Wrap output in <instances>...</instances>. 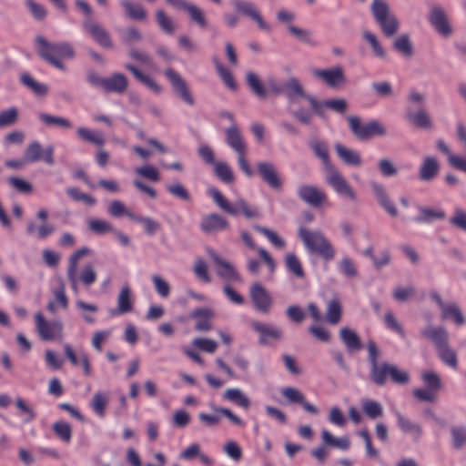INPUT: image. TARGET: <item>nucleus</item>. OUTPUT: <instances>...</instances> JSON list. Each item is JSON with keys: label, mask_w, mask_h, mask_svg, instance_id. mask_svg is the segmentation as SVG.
<instances>
[{"label": "nucleus", "mask_w": 466, "mask_h": 466, "mask_svg": "<svg viewBox=\"0 0 466 466\" xmlns=\"http://www.w3.org/2000/svg\"><path fill=\"white\" fill-rule=\"evenodd\" d=\"M370 11L386 37H392L398 33L400 23L385 0H373Z\"/></svg>", "instance_id": "7ed1b4c3"}, {"label": "nucleus", "mask_w": 466, "mask_h": 466, "mask_svg": "<svg viewBox=\"0 0 466 466\" xmlns=\"http://www.w3.org/2000/svg\"><path fill=\"white\" fill-rule=\"evenodd\" d=\"M165 76L170 81L174 93L183 102L189 106H193L195 104V98L193 97L186 80L171 67L165 70Z\"/></svg>", "instance_id": "1a4fd4ad"}, {"label": "nucleus", "mask_w": 466, "mask_h": 466, "mask_svg": "<svg viewBox=\"0 0 466 466\" xmlns=\"http://www.w3.org/2000/svg\"><path fill=\"white\" fill-rule=\"evenodd\" d=\"M313 76L321 79L328 86L339 88L347 83V77L341 66L327 69H316Z\"/></svg>", "instance_id": "9b49d317"}, {"label": "nucleus", "mask_w": 466, "mask_h": 466, "mask_svg": "<svg viewBox=\"0 0 466 466\" xmlns=\"http://www.w3.org/2000/svg\"><path fill=\"white\" fill-rule=\"evenodd\" d=\"M338 157L347 166L360 167L361 165L360 154L353 149L348 148L340 143L334 147Z\"/></svg>", "instance_id": "393cba45"}, {"label": "nucleus", "mask_w": 466, "mask_h": 466, "mask_svg": "<svg viewBox=\"0 0 466 466\" xmlns=\"http://www.w3.org/2000/svg\"><path fill=\"white\" fill-rule=\"evenodd\" d=\"M362 410L370 419H377L383 415V408L381 404L372 400H364L362 401Z\"/></svg>", "instance_id": "de8ad7c7"}, {"label": "nucleus", "mask_w": 466, "mask_h": 466, "mask_svg": "<svg viewBox=\"0 0 466 466\" xmlns=\"http://www.w3.org/2000/svg\"><path fill=\"white\" fill-rule=\"evenodd\" d=\"M208 192L209 195L212 197L214 202L223 211L232 216H237L239 213V211H241L247 218H254L259 216L258 211L255 208H251L247 203V201L243 198H238L236 201L235 206H233L226 199V198L218 189L215 187L209 188Z\"/></svg>", "instance_id": "423d86ee"}, {"label": "nucleus", "mask_w": 466, "mask_h": 466, "mask_svg": "<svg viewBox=\"0 0 466 466\" xmlns=\"http://www.w3.org/2000/svg\"><path fill=\"white\" fill-rule=\"evenodd\" d=\"M399 428L406 434L412 435L415 439H419L422 434L420 424L407 419L400 412H396Z\"/></svg>", "instance_id": "473e14b6"}, {"label": "nucleus", "mask_w": 466, "mask_h": 466, "mask_svg": "<svg viewBox=\"0 0 466 466\" xmlns=\"http://www.w3.org/2000/svg\"><path fill=\"white\" fill-rule=\"evenodd\" d=\"M90 253V249L87 247H83L76 251H75L69 258V265L67 268V279L71 284H76V267L78 260Z\"/></svg>", "instance_id": "c9c22d12"}, {"label": "nucleus", "mask_w": 466, "mask_h": 466, "mask_svg": "<svg viewBox=\"0 0 466 466\" xmlns=\"http://www.w3.org/2000/svg\"><path fill=\"white\" fill-rule=\"evenodd\" d=\"M216 69L223 83L231 90L237 89V84L229 69L226 68L218 59H214Z\"/></svg>", "instance_id": "5fc2aeb1"}, {"label": "nucleus", "mask_w": 466, "mask_h": 466, "mask_svg": "<svg viewBox=\"0 0 466 466\" xmlns=\"http://www.w3.org/2000/svg\"><path fill=\"white\" fill-rule=\"evenodd\" d=\"M128 86V81L122 73H114L110 76L106 77L103 90L106 93H124Z\"/></svg>", "instance_id": "b1692460"}, {"label": "nucleus", "mask_w": 466, "mask_h": 466, "mask_svg": "<svg viewBox=\"0 0 466 466\" xmlns=\"http://www.w3.org/2000/svg\"><path fill=\"white\" fill-rule=\"evenodd\" d=\"M339 337L348 350H360L362 348L360 337L350 328H342L339 331Z\"/></svg>", "instance_id": "7c9ffc66"}, {"label": "nucleus", "mask_w": 466, "mask_h": 466, "mask_svg": "<svg viewBox=\"0 0 466 466\" xmlns=\"http://www.w3.org/2000/svg\"><path fill=\"white\" fill-rule=\"evenodd\" d=\"M321 439L324 445H327L328 447L347 451L350 446V441L349 437H334L328 430L325 429L321 431Z\"/></svg>", "instance_id": "72a5a7b5"}, {"label": "nucleus", "mask_w": 466, "mask_h": 466, "mask_svg": "<svg viewBox=\"0 0 466 466\" xmlns=\"http://www.w3.org/2000/svg\"><path fill=\"white\" fill-rule=\"evenodd\" d=\"M84 30L100 46L106 49L113 48V41L106 29L92 18H86L83 21Z\"/></svg>", "instance_id": "9d476101"}, {"label": "nucleus", "mask_w": 466, "mask_h": 466, "mask_svg": "<svg viewBox=\"0 0 466 466\" xmlns=\"http://www.w3.org/2000/svg\"><path fill=\"white\" fill-rule=\"evenodd\" d=\"M430 297L439 306L442 319H451L458 326L465 324V317L457 303H445L440 294L435 291L431 292Z\"/></svg>", "instance_id": "6e6552de"}, {"label": "nucleus", "mask_w": 466, "mask_h": 466, "mask_svg": "<svg viewBox=\"0 0 466 466\" xmlns=\"http://www.w3.org/2000/svg\"><path fill=\"white\" fill-rule=\"evenodd\" d=\"M362 36H363L364 40L367 41L370 45L376 56H378L380 58L386 57V52L383 49V47L381 46L380 41L378 40L377 36L374 34H372L369 31H365V32H363Z\"/></svg>", "instance_id": "680f3d73"}, {"label": "nucleus", "mask_w": 466, "mask_h": 466, "mask_svg": "<svg viewBox=\"0 0 466 466\" xmlns=\"http://www.w3.org/2000/svg\"><path fill=\"white\" fill-rule=\"evenodd\" d=\"M224 398L245 410L250 407L249 399L238 389H228L224 393Z\"/></svg>", "instance_id": "79ce46f5"}, {"label": "nucleus", "mask_w": 466, "mask_h": 466, "mask_svg": "<svg viewBox=\"0 0 466 466\" xmlns=\"http://www.w3.org/2000/svg\"><path fill=\"white\" fill-rule=\"evenodd\" d=\"M36 330L39 337L44 340L54 339L56 336L61 337L63 333V324L59 320L48 322L42 313L35 315Z\"/></svg>", "instance_id": "f8f14e48"}, {"label": "nucleus", "mask_w": 466, "mask_h": 466, "mask_svg": "<svg viewBox=\"0 0 466 466\" xmlns=\"http://www.w3.org/2000/svg\"><path fill=\"white\" fill-rule=\"evenodd\" d=\"M35 41L38 56L59 70L66 69L61 59H72L76 56L73 46L68 42L52 43L42 35H36Z\"/></svg>", "instance_id": "f257e3e1"}, {"label": "nucleus", "mask_w": 466, "mask_h": 466, "mask_svg": "<svg viewBox=\"0 0 466 466\" xmlns=\"http://www.w3.org/2000/svg\"><path fill=\"white\" fill-rule=\"evenodd\" d=\"M347 121L353 136L360 141H367L374 137L387 135L386 127L379 120L362 123L360 116H350L347 117Z\"/></svg>", "instance_id": "39448f33"}, {"label": "nucleus", "mask_w": 466, "mask_h": 466, "mask_svg": "<svg viewBox=\"0 0 466 466\" xmlns=\"http://www.w3.org/2000/svg\"><path fill=\"white\" fill-rule=\"evenodd\" d=\"M18 119V110L16 107H10L0 112V127L14 125Z\"/></svg>", "instance_id": "0e129e2a"}, {"label": "nucleus", "mask_w": 466, "mask_h": 466, "mask_svg": "<svg viewBox=\"0 0 466 466\" xmlns=\"http://www.w3.org/2000/svg\"><path fill=\"white\" fill-rule=\"evenodd\" d=\"M213 167L214 173L220 181L225 184H232L234 182V174L227 163L217 162Z\"/></svg>", "instance_id": "37998d69"}, {"label": "nucleus", "mask_w": 466, "mask_h": 466, "mask_svg": "<svg viewBox=\"0 0 466 466\" xmlns=\"http://www.w3.org/2000/svg\"><path fill=\"white\" fill-rule=\"evenodd\" d=\"M227 144L238 155L247 154V145L237 124L230 125L225 131Z\"/></svg>", "instance_id": "5701e85b"}, {"label": "nucleus", "mask_w": 466, "mask_h": 466, "mask_svg": "<svg viewBox=\"0 0 466 466\" xmlns=\"http://www.w3.org/2000/svg\"><path fill=\"white\" fill-rule=\"evenodd\" d=\"M39 119L47 126H58L65 129L72 127L70 121L62 116H56L46 113H41L39 115Z\"/></svg>", "instance_id": "4d7b16f0"}, {"label": "nucleus", "mask_w": 466, "mask_h": 466, "mask_svg": "<svg viewBox=\"0 0 466 466\" xmlns=\"http://www.w3.org/2000/svg\"><path fill=\"white\" fill-rule=\"evenodd\" d=\"M157 23L163 32L168 35H173L175 31V25L171 18L162 10L158 9L156 13Z\"/></svg>", "instance_id": "13d9d810"}, {"label": "nucleus", "mask_w": 466, "mask_h": 466, "mask_svg": "<svg viewBox=\"0 0 466 466\" xmlns=\"http://www.w3.org/2000/svg\"><path fill=\"white\" fill-rule=\"evenodd\" d=\"M25 5L35 20L43 21L46 17L47 11L42 5L34 0H25Z\"/></svg>", "instance_id": "69168bd1"}, {"label": "nucleus", "mask_w": 466, "mask_h": 466, "mask_svg": "<svg viewBox=\"0 0 466 466\" xmlns=\"http://www.w3.org/2000/svg\"><path fill=\"white\" fill-rule=\"evenodd\" d=\"M229 228L228 221L217 213L205 215L199 223L200 230L206 235H215Z\"/></svg>", "instance_id": "dca6fc26"}, {"label": "nucleus", "mask_w": 466, "mask_h": 466, "mask_svg": "<svg viewBox=\"0 0 466 466\" xmlns=\"http://www.w3.org/2000/svg\"><path fill=\"white\" fill-rule=\"evenodd\" d=\"M108 400V396L106 393L97 391L95 393L90 406L99 417H104Z\"/></svg>", "instance_id": "c03bdc74"}, {"label": "nucleus", "mask_w": 466, "mask_h": 466, "mask_svg": "<svg viewBox=\"0 0 466 466\" xmlns=\"http://www.w3.org/2000/svg\"><path fill=\"white\" fill-rule=\"evenodd\" d=\"M125 68L128 70L137 81L143 83L146 86L158 94L161 92V86L150 76L144 75L132 64H126Z\"/></svg>", "instance_id": "f704fd0d"}, {"label": "nucleus", "mask_w": 466, "mask_h": 466, "mask_svg": "<svg viewBox=\"0 0 466 466\" xmlns=\"http://www.w3.org/2000/svg\"><path fill=\"white\" fill-rule=\"evenodd\" d=\"M424 339L431 340L436 350L449 343V335L444 327H427L420 331Z\"/></svg>", "instance_id": "4be33fe9"}, {"label": "nucleus", "mask_w": 466, "mask_h": 466, "mask_svg": "<svg viewBox=\"0 0 466 466\" xmlns=\"http://www.w3.org/2000/svg\"><path fill=\"white\" fill-rule=\"evenodd\" d=\"M421 379L427 389L438 392L442 388L440 376L434 371H425L421 375Z\"/></svg>", "instance_id": "6e6d98bb"}, {"label": "nucleus", "mask_w": 466, "mask_h": 466, "mask_svg": "<svg viewBox=\"0 0 466 466\" xmlns=\"http://www.w3.org/2000/svg\"><path fill=\"white\" fill-rule=\"evenodd\" d=\"M299 198L311 207H320L326 200V194L315 186L302 185L298 188Z\"/></svg>", "instance_id": "a211bd4d"}, {"label": "nucleus", "mask_w": 466, "mask_h": 466, "mask_svg": "<svg viewBox=\"0 0 466 466\" xmlns=\"http://www.w3.org/2000/svg\"><path fill=\"white\" fill-rule=\"evenodd\" d=\"M283 94L289 102L306 96L304 87L297 77H290L284 83Z\"/></svg>", "instance_id": "cd10ccee"}, {"label": "nucleus", "mask_w": 466, "mask_h": 466, "mask_svg": "<svg viewBox=\"0 0 466 466\" xmlns=\"http://www.w3.org/2000/svg\"><path fill=\"white\" fill-rule=\"evenodd\" d=\"M449 223L466 232V211L460 208H455L453 216L449 218Z\"/></svg>", "instance_id": "338daca9"}, {"label": "nucleus", "mask_w": 466, "mask_h": 466, "mask_svg": "<svg viewBox=\"0 0 466 466\" xmlns=\"http://www.w3.org/2000/svg\"><path fill=\"white\" fill-rule=\"evenodd\" d=\"M371 188L380 205L392 217L398 216V210L395 205L390 201L384 187L378 183H372Z\"/></svg>", "instance_id": "a878e982"}, {"label": "nucleus", "mask_w": 466, "mask_h": 466, "mask_svg": "<svg viewBox=\"0 0 466 466\" xmlns=\"http://www.w3.org/2000/svg\"><path fill=\"white\" fill-rule=\"evenodd\" d=\"M257 170L261 179L269 187L277 191L282 188V179L273 163L269 161L258 162Z\"/></svg>", "instance_id": "4468645a"}, {"label": "nucleus", "mask_w": 466, "mask_h": 466, "mask_svg": "<svg viewBox=\"0 0 466 466\" xmlns=\"http://www.w3.org/2000/svg\"><path fill=\"white\" fill-rule=\"evenodd\" d=\"M43 149L39 142L34 141L28 145L25 151V159L27 162H36L42 159Z\"/></svg>", "instance_id": "052dcab7"}, {"label": "nucleus", "mask_w": 466, "mask_h": 466, "mask_svg": "<svg viewBox=\"0 0 466 466\" xmlns=\"http://www.w3.org/2000/svg\"><path fill=\"white\" fill-rule=\"evenodd\" d=\"M246 82L253 94L258 98L265 99L267 97L268 92L256 73L248 72L246 74Z\"/></svg>", "instance_id": "4c0bfd02"}, {"label": "nucleus", "mask_w": 466, "mask_h": 466, "mask_svg": "<svg viewBox=\"0 0 466 466\" xmlns=\"http://www.w3.org/2000/svg\"><path fill=\"white\" fill-rule=\"evenodd\" d=\"M440 171V165L434 157H424L420 169L419 177L421 181H431Z\"/></svg>", "instance_id": "bb28decb"}, {"label": "nucleus", "mask_w": 466, "mask_h": 466, "mask_svg": "<svg viewBox=\"0 0 466 466\" xmlns=\"http://www.w3.org/2000/svg\"><path fill=\"white\" fill-rule=\"evenodd\" d=\"M419 210L420 215L414 218L418 223H430L445 218V213L442 210H435L425 207L419 208Z\"/></svg>", "instance_id": "a19ab883"}, {"label": "nucleus", "mask_w": 466, "mask_h": 466, "mask_svg": "<svg viewBox=\"0 0 466 466\" xmlns=\"http://www.w3.org/2000/svg\"><path fill=\"white\" fill-rule=\"evenodd\" d=\"M250 297L257 309L267 313L271 306V297L258 282L250 287Z\"/></svg>", "instance_id": "6ab92c4d"}, {"label": "nucleus", "mask_w": 466, "mask_h": 466, "mask_svg": "<svg viewBox=\"0 0 466 466\" xmlns=\"http://www.w3.org/2000/svg\"><path fill=\"white\" fill-rule=\"evenodd\" d=\"M298 236L309 253L317 255L325 261H330L335 258V248L320 230L300 227Z\"/></svg>", "instance_id": "f03ea898"}, {"label": "nucleus", "mask_w": 466, "mask_h": 466, "mask_svg": "<svg viewBox=\"0 0 466 466\" xmlns=\"http://www.w3.org/2000/svg\"><path fill=\"white\" fill-rule=\"evenodd\" d=\"M285 265L295 277L301 279L305 276L301 263L294 253H288L285 256Z\"/></svg>", "instance_id": "49530a36"}, {"label": "nucleus", "mask_w": 466, "mask_h": 466, "mask_svg": "<svg viewBox=\"0 0 466 466\" xmlns=\"http://www.w3.org/2000/svg\"><path fill=\"white\" fill-rule=\"evenodd\" d=\"M131 290L128 285L124 286L117 296V307L111 311L112 315L123 314L132 310Z\"/></svg>", "instance_id": "c85d7f7f"}, {"label": "nucleus", "mask_w": 466, "mask_h": 466, "mask_svg": "<svg viewBox=\"0 0 466 466\" xmlns=\"http://www.w3.org/2000/svg\"><path fill=\"white\" fill-rule=\"evenodd\" d=\"M167 3L176 8L185 10L191 21L201 28L208 25L204 12L197 5L187 3L186 0H166Z\"/></svg>", "instance_id": "f3484780"}, {"label": "nucleus", "mask_w": 466, "mask_h": 466, "mask_svg": "<svg viewBox=\"0 0 466 466\" xmlns=\"http://www.w3.org/2000/svg\"><path fill=\"white\" fill-rule=\"evenodd\" d=\"M342 315V307L339 299L334 298L330 299L327 306L326 320L331 325H336L339 322Z\"/></svg>", "instance_id": "58836bf2"}, {"label": "nucleus", "mask_w": 466, "mask_h": 466, "mask_svg": "<svg viewBox=\"0 0 466 466\" xmlns=\"http://www.w3.org/2000/svg\"><path fill=\"white\" fill-rule=\"evenodd\" d=\"M451 433L454 449H461L466 443V430L462 427H452L451 429Z\"/></svg>", "instance_id": "774afa93"}, {"label": "nucleus", "mask_w": 466, "mask_h": 466, "mask_svg": "<svg viewBox=\"0 0 466 466\" xmlns=\"http://www.w3.org/2000/svg\"><path fill=\"white\" fill-rule=\"evenodd\" d=\"M252 328L258 333V342L261 345H269L271 340H279L281 339V330L272 325L255 321L252 323Z\"/></svg>", "instance_id": "412c9836"}, {"label": "nucleus", "mask_w": 466, "mask_h": 466, "mask_svg": "<svg viewBox=\"0 0 466 466\" xmlns=\"http://www.w3.org/2000/svg\"><path fill=\"white\" fill-rule=\"evenodd\" d=\"M394 50L406 58H410L414 55L412 43L409 34H402L394 39L392 43Z\"/></svg>", "instance_id": "2f4dec72"}, {"label": "nucleus", "mask_w": 466, "mask_h": 466, "mask_svg": "<svg viewBox=\"0 0 466 466\" xmlns=\"http://www.w3.org/2000/svg\"><path fill=\"white\" fill-rule=\"evenodd\" d=\"M56 436L66 443L70 442L72 438L71 425L63 420L56 421L52 426Z\"/></svg>", "instance_id": "a18cd8bd"}, {"label": "nucleus", "mask_w": 466, "mask_h": 466, "mask_svg": "<svg viewBox=\"0 0 466 466\" xmlns=\"http://www.w3.org/2000/svg\"><path fill=\"white\" fill-rule=\"evenodd\" d=\"M120 4L130 19L144 20L147 17V12L141 4L130 0H120Z\"/></svg>", "instance_id": "e433bc0d"}, {"label": "nucleus", "mask_w": 466, "mask_h": 466, "mask_svg": "<svg viewBox=\"0 0 466 466\" xmlns=\"http://www.w3.org/2000/svg\"><path fill=\"white\" fill-rule=\"evenodd\" d=\"M166 189L168 191L169 194L172 196L184 200V201H190L191 197L188 191L186 189V187L180 183V182H175L171 185H167L166 187Z\"/></svg>", "instance_id": "e2e57ef3"}, {"label": "nucleus", "mask_w": 466, "mask_h": 466, "mask_svg": "<svg viewBox=\"0 0 466 466\" xmlns=\"http://www.w3.org/2000/svg\"><path fill=\"white\" fill-rule=\"evenodd\" d=\"M390 378L396 384H407L410 376L407 371L400 370L396 365L383 362L370 370V380L377 386H384Z\"/></svg>", "instance_id": "20e7f679"}, {"label": "nucleus", "mask_w": 466, "mask_h": 466, "mask_svg": "<svg viewBox=\"0 0 466 466\" xmlns=\"http://www.w3.org/2000/svg\"><path fill=\"white\" fill-rule=\"evenodd\" d=\"M406 118L420 128L430 129L432 127L431 119L425 109H420L415 113L411 110H408Z\"/></svg>", "instance_id": "c756f323"}, {"label": "nucleus", "mask_w": 466, "mask_h": 466, "mask_svg": "<svg viewBox=\"0 0 466 466\" xmlns=\"http://www.w3.org/2000/svg\"><path fill=\"white\" fill-rule=\"evenodd\" d=\"M309 146L315 155L322 160L323 164L329 169L330 167H333L329 162V151L326 143L319 141V140H312L309 143Z\"/></svg>", "instance_id": "8fccbe9b"}, {"label": "nucleus", "mask_w": 466, "mask_h": 466, "mask_svg": "<svg viewBox=\"0 0 466 466\" xmlns=\"http://www.w3.org/2000/svg\"><path fill=\"white\" fill-rule=\"evenodd\" d=\"M329 170V174L327 177L329 185L331 186L339 195L355 201L357 198L356 193L345 177L334 167H330Z\"/></svg>", "instance_id": "ddd939ff"}, {"label": "nucleus", "mask_w": 466, "mask_h": 466, "mask_svg": "<svg viewBox=\"0 0 466 466\" xmlns=\"http://www.w3.org/2000/svg\"><path fill=\"white\" fill-rule=\"evenodd\" d=\"M88 228L96 234L113 232V226L104 219L91 218L88 220Z\"/></svg>", "instance_id": "bf43d9fd"}, {"label": "nucleus", "mask_w": 466, "mask_h": 466, "mask_svg": "<svg viewBox=\"0 0 466 466\" xmlns=\"http://www.w3.org/2000/svg\"><path fill=\"white\" fill-rule=\"evenodd\" d=\"M21 82L35 95L45 96L47 93V86L45 84L37 82L28 74L22 75Z\"/></svg>", "instance_id": "864d4df0"}, {"label": "nucleus", "mask_w": 466, "mask_h": 466, "mask_svg": "<svg viewBox=\"0 0 466 466\" xmlns=\"http://www.w3.org/2000/svg\"><path fill=\"white\" fill-rule=\"evenodd\" d=\"M189 317L196 319L195 329L197 331H208L212 329L211 320L215 317V312L208 307L197 308L190 313Z\"/></svg>", "instance_id": "aec40b11"}, {"label": "nucleus", "mask_w": 466, "mask_h": 466, "mask_svg": "<svg viewBox=\"0 0 466 466\" xmlns=\"http://www.w3.org/2000/svg\"><path fill=\"white\" fill-rule=\"evenodd\" d=\"M233 6L238 13L255 22L260 30L267 33L271 32V26L264 21L260 11L254 3L246 0H234Z\"/></svg>", "instance_id": "0eeeda50"}, {"label": "nucleus", "mask_w": 466, "mask_h": 466, "mask_svg": "<svg viewBox=\"0 0 466 466\" xmlns=\"http://www.w3.org/2000/svg\"><path fill=\"white\" fill-rule=\"evenodd\" d=\"M55 231V227L47 222H42L39 227H35L33 221H29L26 226V233L30 236L36 234L37 238L44 239Z\"/></svg>", "instance_id": "ea45409f"}, {"label": "nucleus", "mask_w": 466, "mask_h": 466, "mask_svg": "<svg viewBox=\"0 0 466 466\" xmlns=\"http://www.w3.org/2000/svg\"><path fill=\"white\" fill-rule=\"evenodd\" d=\"M439 358L448 366L456 369L458 366L456 352L449 346V343L444 347L437 350Z\"/></svg>", "instance_id": "603ef678"}, {"label": "nucleus", "mask_w": 466, "mask_h": 466, "mask_svg": "<svg viewBox=\"0 0 466 466\" xmlns=\"http://www.w3.org/2000/svg\"><path fill=\"white\" fill-rule=\"evenodd\" d=\"M429 22L435 31L444 37L452 33V27L449 23L444 9L441 6H432L429 14Z\"/></svg>", "instance_id": "2eb2a0df"}, {"label": "nucleus", "mask_w": 466, "mask_h": 466, "mask_svg": "<svg viewBox=\"0 0 466 466\" xmlns=\"http://www.w3.org/2000/svg\"><path fill=\"white\" fill-rule=\"evenodd\" d=\"M76 132L79 137L85 141L96 146H103L105 144V138L101 132H92L86 127H79Z\"/></svg>", "instance_id": "3c124183"}, {"label": "nucleus", "mask_w": 466, "mask_h": 466, "mask_svg": "<svg viewBox=\"0 0 466 466\" xmlns=\"http://www.w3.org/2000/svg\"><path fill=\"white\" fill-rule=\"evenodd\" d=\"M211 258L214 262L220 268L218 274L227 279H233L237 276V273L231 264L224 259H222L218 254L215 252H210Z\"/></svg>", "instance_id": "09e8293b"}]
</instances>
